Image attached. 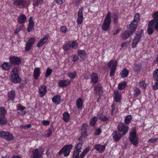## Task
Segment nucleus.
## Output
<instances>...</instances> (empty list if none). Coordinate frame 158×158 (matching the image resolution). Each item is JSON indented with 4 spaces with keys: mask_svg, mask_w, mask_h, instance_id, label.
<instances>
[{
    "mask_svg": "<svg viewBox=\"0 0 158 158\" xmlns=\"http://www.w3.org/2000/svg\"><path fill=\"white\" fill-rule=\"evenodd\" d=\"M19 69L15 67L10 73V79L11 82L13 83H19L21 81V78L18 75Z\"/></svg>",
    "mask_w": 158,
    "mask_h": 158,
    "instance_id": "nucleus-1",
    "label": "nucleus"
},
{
    "mask_svg": "<svg viewBox=\"0 0 158 158\" xmlns=\"http://www.w3.org/2000/svg\"><path fill=\"white\" fill-rule=\"evenodd\" d=\"M111 23V13L108 11L105 18L102 26V29L106 31L109 28Z\"/></svg>",
    "mask_w": 158,
    "mask_h": 158,
    "instance_id": "nucleus-2",
    "label": "nucleus"
},
{
    "mask_svg": "<svg viewBox=\"0 0 158 158\" xmlns=\"http://www.w3.org/2000/svg\"><path fill=\"white\" fill-rule=\"evenodd\" d=\"M130 141L132 144L134 145H136L139 143L138 137L136 134V130L135 128L132 127L129 136Z\"/></svg>",
    "mask_w": 158,
    "mask_h": 158,
    "instance_id": "nucleus-3",
    "label": "nucleus"
},
{
    "mask_svg": "<svg viewBox=\"0 0 158 158\" xmlns=\"http://www.w3.org/2000/svg\"><path fill=\"white\" fill-rule=\"evenodd\" d=\"M128 30L125 31L122 35V38L124 40H126L130 36L132 35L133 32L135 31L136 29L133 28V27L128 25L127 26Z\"/></svg>",
    "mask_w": 158,
    "mask_h": 158,
    "instance_id": "nucleus-4",
    "label": "nucleus"
},
{
    "mask_svg": "<svg viewBox=\"0 0 158 158\" xmlns=\"http://www.w3.org/2000/svg\"><path fill=\"white\" fill-rule=\"evenodd\" d=\"M117 64V62L116 61L114 62V60H112L109 61L107 64V65L109 68L111 67L110 74V77H113L115 73Z\"/></svg>",
    "mask_w": 158,
    "mask_h": 158,
    "instance_id": "nucleus-5",
    "label": "nucleus"
},
{
    "mask_svg": "<svg viewBox=\"0 0 158 158\" xmlns=\"http://www.w3.org/2000/svg\"><path fill=\"white\" fill-rule=\"evenodd\" d=\"M73 147V145L71 144L65 145L59 152V155H61L63 153L65 156H68L70 154V151Z\"/></svg>",
    "mask_w": 158,
    "mask_h": 158,
    "instance_id": "nucleus-6",
    "label": "nucleus"
},
{
    "mask_svg": "<svg viewBox=\"0 0 158 158\" xmlns=\"http://www.w3.org/2000/svg\"><path fill=\"white\" fill-rule=\"evenodd\" d=\"M129 127L123 123H120L118 127V132L123 135L126 134L128 131Z\"/></svg>",
    "mask_w": 158,
    "mask_h": 158,
    "instance_id": "nucleus-7",
    "label": "nucleus"
},
{
    "mask_svg": "<svg viewBox=\"0 0 158 158\" xmlns=\"http://www.w3.org/2000/svg\"><path fill=\"white\" fill-rule=\"evenodd\" d=\"M0 137L4 138L7 141H11L14 138L13 135L7 131H0Z\"/></svg>",
    "mask_w": 158,
    "mask_h": 158,
    "instance_id": "nucleus-8",
    "label": "nucleus"
},
{
    "mask_svg": "<svg viewBox=\"0 0 158 158\" xmlns=\"http://www.w3.org/2000/svg\"><path fill=\"white\" fill-rule=\"evenodd\" d=\"M44 152V150L42 148L34 149L32 153L33 158H40Z\"/></svg>",
    "mask_w": 158,
    "mask_h": 158,
    "instance_id": "nucleus-9",
    "label": "nucleus"
},
{
    "mask_svg": "<svg viewBox=\"0 0 158 158\" xmlns=\"http://www.w3.org/2000/svg\"><path fill=\"white\" fill-rule=\"evenodd\" d=\"M13 4L17 7L21 8L28 5L27 3L23 0H15L13 2Z\"/></svg>",
    "mask_w": 158,
    "mask_h": 158,
    "instance_id": "nucleus-10",
    "label": "nucleus"
},
{
    "mask_svg": "<svg viewBox=\"0 0 158 158\" xmlns=\"http://www.w3.org/2000/svg\"><path fill=\"white\" fill-rule=\"evenodd\" d=\"M49 37V35H46L43 36V38L41 39L37 43V47L39 48L43 46L48 42Z\"/></svg>",
    "mask_w": 158,
    "mask_h": 158,
    "instance_id": "nucleus-11",
    "label": "nucleus"
},
{
    "mask_svg": "<svg viewBox=\"0 0 158 158\" xmlns=\"http://www.w3.org/2000/svg\"><path fill=\"white\" fill-rule=\"evenodd\" d=\"M9 60L11 64L16 65H19L21 62V59L18 57L15 56H12L10 57Z\"/></svg>",
    "mask_w": 158,
    "mask_h": 158,
    "instance_id": "nucleus-12",
    "label": "nucleus"
},
{
    "mask_svg": "<svg viewBox=\"0 0 158 158\" xmlns=\"http://www.w3.org/2000/svg\"><path fill=\"white\" fill-rule=\"evenodd\" d=\"M140 19V15L138 13H136L134 16V20L132 21L131 23L129 24L130 25L133 27V28H136L137 27L138 22L139 21Z\"/></svg>",
    "mask_w": 158,
    "mask_h": 158,
    "instance_id": "nucleus-13",
    "label": "nucleus"
},
{
    "mask_svg": "<svg viewBox=\"0 0 158 158\" xmlns=\"http://www.w3.org/2000/svg\"><path fill=\"white\" fill-rule=\"evenodd\" d=\"M141 37L142 35L141 34H137L136 35L132 41L131 46L133 48H135L136 46Z\"/></svg>",
    "mask_w": 158,
    "mask_h": 158,
    "instance_id": "nucleus-14",
    "label": "nucleus"
},
{
    "mask_svg": "<svg viewBox=\"0 0 158 158\" xmlns=\"http://www.w3.org/2000/svg\"><path fill=\"white\" fill-rule=\"evenodd\" d=\"M71 83V81L69 79L62 80L59 82L58 85L60 87H66L69 85Z\"/></svg>",
    "mask_w": 158,
    "mask_h": 158,
    "instance_id": "nucleus-15",
    "label": "nucleus"
},
{
    "mask_svg": "<svg viewBox=\"0 0 158 158\" xmlns=\"http://www.w3.org/2000/svg\"><path fill=\"white\" fill-rule=\"evenodd\" d=\"M113 139L115 142L118 141L123 136L121 134L118 133L117 131H114L112 134Z\"/></svg>",
    "mask_w": 158,
    "mask_h": 158,
    "instance_id": "nucleus-16",
    "label": "nucleus"
},
{
    "mask_svg": "<svg viewBox=\"0 0 158 158\" xmlns=\"http://www.w3.org/2000/svg\"><path fill=\"white\" fill-rule=\"evenodd\" d=\"M33 18L32 17H30L29 20L28 27L27 28V31L28 32L31 31L34 29V23L32 20Z\"/></svg>",
    "mask_w": 158,
    "mask_h": 158,
    "instance_id": "nucleus-17",
    "label": "nucleus"
},
{
    "mask_svg": "<svg viewBox=\"0 0 158 158\" xmlns=\"http://www.w3.org/2000/svg\"><path fill=\"white\" fill-rule=\"evenodd\" d=\"M88 127V125L85 123H84L81 129V134L82 136L84 138L87 136V129Z\"/></svg>",
    "mask_w": 158,
    "mask_h": 158,
    "instance_id": "nucleus-18",
    "label": "nucleus"
},
{
    "mask_svg": "<svg viewBox=\"0 0 158 158\" xmlns=\"http://www.w3.org/2000/svg\"><path fill=\"white\" fill-rule=\"evenodd\" d=\"M46 87L45 85H42L39 88V94L40 97L44 96L46 94Z\"/></svg>",
    "mask_w": 158,
    "mask_h": 158,
    "instance_id": "nucleus-19",
    "label": "nucleus"
},
{
    "mask_svg": "<svg viewBox=\"0 0 158 158\" xmlns=\"http://www.w3.org/2000/svg\"><path fill=\"white\" fill-rule=\"evenodd\" d=\"M113 97L115 101L117 102H118L121 100V94L119 93V92L118 90H115L114 91Z\"/></svg>",
    "mask_w": 158,
    "mask_h": 158,
    "instance_id": "nucleus-20",
    "label": "nucleus"
},
{
    "mask_svg": "<svg viewBox=\"0 0 158 158\" xmlns=\"http://www.w3.org/2000/svg\"><path fill=\"white\" fill-rule=\"evenodd\" d=\"M26 19V16L22 14L18 17L17 21L19 23L22 24L25 23Z\"/></svg>",
    "mask_w": 158,
    "mask_h": 158,
    "instance_id": "nucleus-21",
    "label": "nucleus"
},
{
    "mask_svg": "<svg viewBox=\"0 0 158 158\" xmlns=\"http://www.w3.org/2000/svg\"><path fill=\"white\" fill-rule=\"evenodd\" d=\"M40 68H35L34 71L33 77L35 79L37 80L39 77L40 73Z\"/></svg>",
    "mask_w": 158,
    "mask_h": 158,
    "instance_id": "nucleus-22",
    "label": "nucleus"
},
{
    "mask_svg": "<svg viewBox=\"0 0 158 158\" xmlns=\"http://www.w3.org/2000/svg\"><path fill=\"white\" fill-rule=\"evenodd\" d=\"M12 66L10 63L4 62L2 64V67L4 70L7 71L10 69Z\"/></svg>",
    "mask_w": 158,
    "mask_h": 158,
    "instance_id": "nucleus-23",
    "label": "nucleus"
},
{
    "mask_svg": "<svg viewBox=\"0 0 158 158\" xmlns=\"http://www.w3.org/2000/svg\"><path fill=\"white\" fill-rule=\"evenodd\" d=\"M94 148L100 152H104L106 148L105 145H101L99 144H96L94 146Z\"/></svg>",
    "mask_w": 158,
    "mask_h": 158,
    "instance_id": "nucleus-24",
    "label": "nucleus"
},
{
    "mask_svg": "<svg viewBox=\"0 0 158 158\" xmlns=\"http://www.w3.org/2000/svg\"><path fill=\"white\" fill-rule=\"evenodd\" d=\"M129 71L126 68L123 69L120 72V75L122 78L127 77L129 74Z\"/></svg>",
    "mask_w": 158,
    "mask_h": 158,
    "instance_id": "nucleus-25",
    "label": "nucleus"
},
{
    "mask_svg": "<svg viewBox=\"0 0 158 158\" xmlns=\"http://www.w3.org/2000/svg\"><path fill=\"white\" fill-rule=\"evenodd\" d=\"M91 78L92 81L94 83H96L98 80V75L95 73H92L91 75Z\"/></svg>",
    "mask_w": 158,
    "mask_h": 158,
    "instance_id": "nucleus-26",
    "label": "nucleus"
},
{
    "mask_svg": "<svg viewBox=\"0 0 158 158\" xmlns=\"http://www.w3.org/2000/svg\"><path fill=\"white\" fill-rule=\"evenodd\" d=\"M90 150V148L88 147L86 148L80 155L79 158H84L86 154L89 152Z\"/></svg>",
    "mask_w": 158,
    "mask_h": 158,
    "instance_id": "nucleus-27",
    "label": "nucleus"
},
{
    "mask_svg": "<svg viewBox=\"0 0 158 158\" xmlns=\"http://www.w3.org/2000/svg\"><path fill=\"white\" fill-rule=\"evenodd\" d=\"M52 100L55 104H59L60 102V96L59 95H56L53 98Z\"/></svg>",
    "mask_w": 158,
    "mask_h": 158,
    "instance_id": "nucleus-28",
    "label": "nucleus"
},
{
    "mask_svg": "<svg viewBox=\"0 0 158 158\" xmlns=\"http://www.w3.org/2000/svg\"><path fill=\"white\" fill-rule=\"evenodd\" d=\"M7 123V120L5 115H1L0 114V124L4 125Z\"/></svg>",
    "mask_w": 158,
    "mask_h": 158,
    "instance_id": "nucleus-29",
    "label": "nucleus"
},
{
    "mask_svg": "<svg viewBox=\"0 0 158 158\" xmlns=\"http://www.w3.org/2000/svg\"><path fill=\"white\" fill-rule=\"evenodd\" d=\"M8 96L9 99L13 100L15 97V91L11 90L8 94Z\"/></svg>",
    "mask_w": 158,
    "mask_h": 158,
    "instance_id": "nucleus-30",
    "label": "nucleus"
},
{
    "mask_svg": "<svg viewBox=\"0 0 158 158\" xmlns=\"http://www.w3.org/2000/svg\"><path fill=\"white\" fill-rule=\"evenodd\" d=\"M68 42L70 48H77L78 46L77 43L76 41H70Z\"/></svg>",
    "mask_w": 158,
    "mask_h": 158,
    "instance_id": "nucleus-31",
    "label": "nucleus"
},
{
    "mask_svg": "<svg viewBox=\"0 0 158 158\" xmlns=\"http://www.w3.org/2000/svg\"><path fill=\"white\" fill-rule=\"evenodd\" d=\"M63 119L65 122H68L70 119V115L68 113L65 112L63 115Z\"/></svg>",
    "mask_w": 158,
    "mask_h": 158,
    "instance_id": "nucleus-32",
    "label": "nucleus"
},
{
    "mask_svg": "<svg viewBox=\"0 0 158 158\" xmlns=\"http://www.w3.org/2000/svg\"><path fill=\"white\" fill-rule=\"evenodd\" d=\"M78 55L83 60L85 58V53L84 51L83 50H79L78 51Z\"/></svg>",
    "mask_w": 158,
    "mask_h": 158,
    "instance_id": "nucleus-33",
    "label": "nucleus"
},
{
    "mask_svg": "<svg viewBox=\"0 0 158 158\" xmlns=\"http://www.w3.org/2000/svg\"><path fill=\"white\" fill-rule=\"evenodd\" d=\"M134 71L136 72H139L142 69V65L140 64H135L133 66Z\"/></svg>",
    "mask_w": 158,
    "mask_h": 158,
    "instance_id": "nucleus-34",
    "label": "nucleus"
},
{
    "mask_svg": "<svg viewBox=\"0 0 158 158\" xmlns=\"http://www.w3.org/2000/svg\"><path fill=\"white\" fill-rule=\"evenodd\" d=\"M82 99L81 98H79L77 100L76 105L78 109L81 108L82 106Z\"/></svg>",
    "mask_w": 158,
    "mask_h": 158,
    "instance_id": "nucleus-35",
    "label": "nucleus"
},
{
    "mask_svg": "<svg viewBox=\"0 0 158 158\" xmlns=\"http://www.w3.org/2000/svg\"><path fill=\"white\" fill-rule=\"evenodd\" d=\"M117 111V105L116 104L113 103L111 106V114H113L115 113Z\"/></svg>",
    "mask_w": 158,
    "mask_h": 158,
    "instance_id": "nucleus-36",
    "label": "nucleus"
},
{
    "mask_svg": "<svg viewBox=\"0 0 158 158\" xmlns=\"http://www.w3.org/2000/svg\"><path fill=\"white\" fill-rule=\"evenodd\" d=\"M97 120L98 118L96 116H94L91 118L90 120V125L92 126H94L97 121Z\"/></svg>",
    "mask_w": 158,
    "mask_h": 158,
    "instance_id": "nucleus-37",
    "label": "nucleus"
},
{
    "mask_svg": "<svg viewBox=\"0 0 158 158\" xmlns=\"http://www.w3.org/2000/svg\"><path fill=\"white\" fill-rule=\"evenodd\" d=\"M132 117L130 115H128L126 116L124 122L127 124H128L132 120Z\"/></svg>",
    "mask_w": 158,
    "mask_h": 158,
    "instance_id": "nucleus-38",
    "label": "nucleus"
},
{
    "mask_svg": "<svg viewBox=\"0 0 158 158\" xmlns=\"http://www.w3.org/2000/svg\"><path fill=\"white\" fill-rule=\"evenodd\" d=\"M82 146V144L81 143H78L75 146L74 150L80 152L81 151Z\"/></svg>",
    "mask_w": 158,
    "mask_h": 158,
    "instance_id": "nucleus-39",
    "label": "nucleus"
},
{
    "mask_svg": "<svg viewBox=\"0 0 158 158\" xmlns=\"http://www.w3.org/2000/svg\"><path fill=\"white\" fill-rule=\"evenodd\" d=\"M141 93L140 89L137 88H135L134 90V95L135 97H137L139 96Z\"/></svg>",
    "mask_w": 158,
    "mask_h": 158,
    "instance_id": "nucleus-40",
    "label": "nucleus"
},
{
    "mask_svg": "<svg viewBox=\"0 0 158 158\" xmlns=\"http://www.w3.org/2000/svg\"><path fill=\"white\" fill-rule=\"evenodd\" d=\"M152 17L153 19H155L156 22V24L158 22V11H156L152 13Z\"/></svg>",
    "mask_w": 158,
    "mask_h": 158,
    "instance_id": "nucleus-41",
    "label": "nucleus"
},
{
    "mask_svg": "<svg viewBox=\"0 0 158 158\" xmlns=\"http://www.w3.org/2000/svg\"><path fill=\"white\" fill-rule=\"evenodd\" d=\"M77 75V73L75 71H73L69 72L67 75V76L70 78H74Z\"/></svg>",
    "mask_w": 158,
    "mask_h": 158,
    "instance_id": "nucleus-42",
    "label": "nucleus"
},
{
    "mask_svg": "<svg viewBox=\"0 0 158 158\" xmlns=\"http://www.w3.org/2000/svg\"><path fill=\"white\" fill-rule=\"evenodd\" d=\"M127 83L126 81H124L123 83H120L118 85V88L119 90H122L125 88L126 85Z\"/></svg>",
    "mask_w": 158,
    "mask_h": 158,
    "instance_id": "nucleus-43",
    "label": "nucleus"
},
{
    "mask_svg": "<svg viewBox=\"0 0 158 158\" xmlns=\"http://www.w3.org/2000/svg\"><path fill=\"white\" fill-rule=\"evenodd\" d=\"M35 41V39L34 37H31L28 40L27 43L32 46L34 44Z\"/></svg>",
    "mask_w": 158,
    "mask_h": 158,
    "instance_id": "nucleus-44",
    "label": "nucleus"
},
{
    "mask_svg": "<svg viewBox=\"0 0 158 158\" xmlns=\"http://www.w3.org/2000/svg\"><path fill=\"white\" fill-rule=\"evenodd\" d=\"M43 2V0H37L35 1L33 4L34 7L38 6L39 5H41Z\"/></svg>",
    "mask_w": 158,
    "mask_h": 158,
    "instance_id": "nucleus-45",
    "label": "nucleus"
},
{
    "mask_svg": "<svg viewBox=\"0 0 158 158\" xmlns=\"http://www.w3.org/2000/svg\"><path fill=\"white\" fill-rule=\"evenodd\" d=\"M68 30V28L65 26H62L60 28V32L65 33H66Z\"/></svg>",
    "mask_w": 158,
    "mask_h": 158,
    "instance_id": "nucleus-46",
    "label": "nucleus"
},
{
    "mask_svg": "<svg viewBox=\"0 0 158 158\" xmlns=\"http://www.w3.org/2000/svg\"><path fill=\"white\" fill-rule=\"evenodd\" d=\"M69 42L65 43L63 46V48L65 51H67L70 48Z\"/></svg>",
    "mask_w": 158,
    "mask_h": 158,
    "instance_id": "nucleus-47",
    "label": "nucleus"
},
{
    "mask_svg": "<svg viewBox=\"0 0 158 158\" xmlns=\"http://www.w3.org/2000/svg\"><path fill=\"white\" fill-rule=\"evenodd\" d=\"M139 85L143 89L146 88V87L145 82L143 80H142L140 81L139 83Z\"/></svg>",
    "mask_w": 158,
    "mask_h": 158,
    "instance_id": "nucleus-48",
    "label": "nucleus"
},
{
    "mask_svg": "<svg viewBox=\"0 0 158 158\" xmlns=\"http://www.w3.org/2000/svg\"><path fill=\"white\" fill-rule=\"evenodd\" d=\"M83 8H81L79 10L78 12V17L80 18H83Z\"/></svg>",
    "mask_w": 158,
    "mask_h": 158,
    "instance_id": "nucleus-49",
    "label": "nucleus"
},
{
    "mask_svg": "<svg viewBox=\"0 0 158 158\" xmlns=\"http://www.w3.org/2000/svg\"><path fill=\"white\" fill-rule=\"evenodd\" d=\"M52 70L51 69L49 68H47L46 71L45 76L46 77H48L52 74Z\"/></svg>",
    "mask_w": 158,
    "mask_h": 158,
    "instance_id": "nucleus-50",
    "label": "nucleus"
},
{
    "mask_svg": "<svg viewBox=\"0 0 158 158\" xmlns=\"http://www.w3.org/2000/svg\"><path fill=\"white\" fill-rule=\"evenodd\" d=\"M17 110L21 111H23L26 109L25 107L23 106L21 104H19L17 105Z\"/></svg>",
    "mask_w": 158,
    "mask_h": 158,
    "instance_id": "nucleus-51",
    "label": "nucleus"
},
{
    "mask_svg": "<svg viewBox=\"0 0 158 158\" xmlns=\"http://www.w3.org/2000/svg\"><path fill=\"white\" fill-rule=\"evenodd\" d=\"M6 113V111L4 108L2 107H0V114H1V115H5Z\"/></svg>",
    "mask_w": 158,
    "mask_h": 158,
    "instance_id": "nucleus-52",
    "label": "nucleus"
},
{
    "mask_svg": "<svg viewBox=\"0 0 158 158\" xmlns=\"http://www.w3.org/2000/svg\"><path fill=\"white\" fill-rule=\"evenodd\" d=\"M80 152L74 150L73 153V158H79Z\"/></svg>",
    "mask_w": 158,
    "mask_h": 158,
    "instance_id": "nucleus-53",
    "label": "nucleus"
},
{
    "mask_svg": "<svg viewBox=\"0 0 158 158\" xmlns=\"http://www.w3.org/2000/svg\"><path fill=\"white\" fill-rule=\"evenodd\" d=\"M98 116L99 119H101L102 120L105 121L107 120L108 119L107 118L106 116L103 115L102 114H101L100 115L98 114Z\"/></svg>",
    "mask_w": 158,
    "mask_h": 158,
    "instance_id": "nucleus-54",
    "label": "nucleus"
},
{
    "mask_svg": "<svg viewBox=\"0 0 158 158\" xmlns=\"http://www.w3.org/2000/svg\"><path fill=\"white\" fill-rule=\"evenodd\" d=\"M153 77L154 79L158 78V69H156L154 71Z\"/></svg>",
    "mask_w": 158,
    "mask_h": 158,
    "instance_id": "nucleus-55",
    "label": "nucleus"
},
{
    "mask_svg": "<svg viewBox=\"0 0 158 158\" xmlns=\"http://www.w3.org/2000/svg\"><path fill=\"white\" fill-rule=\"evenodd\" d=\"M83 18H80L78 17L77 20V23L78 24H81L83 22Z\"/></svg>",
    "mask_w": 158,
    "mask_h": 158,
    "instance_id": "nucleus-56",
    "label": "nucleus"
},
{
    "mask_svg": "<svg viewBox=\"0 0 158 158\" xmlns=\"http://www.w3.org/2000/svg\"><path fill=\"white\" fill-rule=\"evenodd\" d=\"M32 46V45L27 43L25 48V50L27 52L29 51L30 50Z\"/></svg>",
    "mask_w": 158,
    "mask_h": 158,
    "instance_id": "nucleus-57",
    "label": "nucleus"
},
{
    "mask_svg": "<svg viewBox=\"0 0 158 158\" xmlns=\"http://www.w3.org/2000/svg\"><path fill=\"white\" fill-rule=\"evenodd\" d=\"M112 18L114 19V22L115 23L118 22V16L116 14H114L112 16Z\"/></svg>",
    "mask_w": 158,
    "mask_h": 158,
    "instance_id": "nucleus-58",
    "label": "nucleus"
},
{
    "mask_svg": "<svg viewBox=\"0 0 158 158\" xmlns=\"http://www.w3.org/2000/svg\"><path fill=\"white\" fill-rule=\"evenodd\" d=\"M50 123V122L48 120H44L42 121V124L44 126L49 125Z\"/></svg>",
    "mask_w": 158,
    "mask_h": 158,
    "instance_id": "nucleus-59",
    "label": "nucleus"
},
{
    "mask_svg": "<svg viewBox=\"0 0 158 158\" xmlns=\"http://www.w3.org/2000/svg\"><path fill=\"white\" fill-rule=\"evenodd\" d=\"M79 59V57L77 56L74 55L73 57L72 60L74 61H76Z\"/></svg>",
    "mask_w": 158,
    "mask_h": 158,
    "instance_id": "nucleus-60",
    "label": "nucleus"
},
{
    "mask_svg": "<svg viewBox=\"0 0 158 158\" xmlns=\"http://www.w3.org/2000/svg\"><path fill=\"white\" fill-rule=\"evenodd\" d=\"M101 133V131L100 129H96L95 131V134L96 135H99Z\"/></svg>",
    "mask_w": 158,
    "mask_h": 158,
    "instance_id": "nucleus-61",
    "label": "nucleus"
},
{
    "mask_svg": "<svg viewBox=\"0 0 158 158\" xmlns=\"http://www.w3.org/2000/svg\"><path fill=\"white\" fill-rule=\"evenodd\" d=\"M56 3L59 4H62L64 3L65 0H55Z\"/></svg>",
    "mask_w": 158,
    "mask_h": 158,
    "instance_id": "nucleus-62",
    "label": "nucleus"
},
{
    "mask_svg": "<svg viewBox=\"0 0 158 158\" xmlns=\"http://www.w3.org/2000/svg\"><path fill=\"white\" fill-rule=\"evenodd\" d=\"M52 130L50 129L49 128L48 129V132H47V136L48 137L50 136L52 134Z\"/></svg>",
    "mask_w": 158,
    "mask_h": 158,
    "instance_id": "nucleus-63",
    "label": "nucleus"
},
{
    "mask_svg": "<svg viewBox=\"0 0 158 158\" xmlns=\"http://www.w3.org/2000/svg\"><path fill=\"white\" fill-rule=\"evenodd\" d=\"M158 139H149V141L150 143H154Z\"/></svg>",
    "mask_w": 158,
    "mask_h": 158,
    "instance_id": "nucleus-64",
    "label": "nucleus"
}]
</instances>
